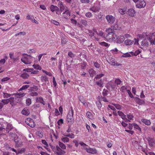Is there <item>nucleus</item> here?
<instances>
[{
  "mask_svg": "<svg viewBox=\"0 0 155 155\" xmlns=\"http://www.w3.org/2000/svg\"><path fill=\"white\" fill-rule=\"evenodd\" d=\"M67 120L68 122L70 123V125H72L74 122L73 119V111L72 108L71 110H69L67 117Z\"/></svg>",
  "mask_w": 155,
  "mask_h": 155,
  "instance_id": "1",
  "label": "nucleus"
},
{
  "mask_svg": "<svg viewBox=\"0 0 155 155\" xmlns=\"http://www.w3.org/2000/svg\"><path fill=\"white\" fill-rule=\"evenodd\" d=\"M23 55H26V56L21 59V61L25 64H29L31 62V59L32 57L30 55H28L26 54H24Z\"/></svg>",
  "mask_w": 155,
  "mask_h": 155,
  "instance_id": "2",
  "label": "nucleus"
},
{
  "mask_svg": "<svg viewBox=\"0 0 155 155\" xmlns=\"http://www.w3.org/2000/svg\"><path fill=\"white\" fill-rule=\"evenodd\" d=\"M14 140L15 143V147H21L22 145V142L21 138L19 137L17 135H15V136H13Z\"/></svg>",
  "mask_w": 155,
  "mask_h": 155,
  "instance_id": "3",
  "label": "nucleus"
},
{
  "mask_svg": "<svg viewBox=\"0 0 155 155\" xmlns=\"http://www.w3.org/2000/svg\"><path fill=\"white\" fill-rule=\"evenodd\" d=\"M106 18L109 24H112L115 21V18L112 15H108L106 16Z\"/></svg>",
  "mask_w": 155,
  "mask_h": 155,
  "instance_id": "4",
  "label": "nucleus"
},
{
  "mask_svg": "<svg viewBox=\"0 0 155 155\" xmlns=\"http://www.w3.org/2000/svg\"><path fill=\"white\" fill-rule=\"evenodd\" d=\"M68 8L66 6H64L62 4L60 5V10L61 12L64 11L62 13L63 14H65V13H68V12H67V10H68Z\"/></svg>",
  "mask_w": 155,
  "mask_h": 155,
  "instance_id": "5",
  "label": "nucleus"
},
{
  "mask_svg": "<svg viewBox=\"0 0 155 155\" xmlns=\"http://www.w3.org/2000/svg\"><path fill=\"white\" fill-rule=\"evenodd\" d=\"M146 3L144 0L139 1L138 3L136 5L137 8H140L144 7L146 5Z\"/></svg>",
  "mask_w": 155,
  "mask_h": 155,
  "instance_id": "6",
  "label": "nucleus"
},
{
  "mask_svg": "<svg viewBox=\"0 0 155 155\" xmlns=\"http://www.w3.org/2000/svg\"><path fill=\"white\" fill-rule=\"evenodd\" d=\"M5 131L6 132L8 133L9 131L13 128V127L11 124L7 122L5 123Z\"/></svg>",
  "mask_w": 155,
  "mask_h": 155,
  "instance_id": "7",
  "label": "nucleus"
},
{
  "mask_svg": "<svg viewBox=\"0 0 155 155\" xmlns=\"http://www.w3.org/2000/svg\"><path fill=\"white\" fill-rule=\"evenodd\" d=\"M121 23L120 22H117L114 24L113 26V29L114 30H119L121 28Z\"/></svg>",
  "mask_w": 155,
  "mask_h": 155,
  "instance_id": "8",
  "label": "nucleus"
},
{
  "mask_svg": "<svg viewBox=\"0 0 155 155\" xmlns=\"http://www.w3.org/2000/svg\"><path fill=\"white\" fill-rule=\"evenodd\" d=\"M135 99L136 103L140 105L144 104H145V102L144 100L140 99L138 97H135Z\"/></svg>",
  "mask_w": 155,
  "mask_h": 155,
  "instance_id": "9",
  "label": "nucleus"
},
{
  "mask_svg": "<svg viewBox=\"0 0 155 155\" xmlns=\"http://www.w3.org/2000/svg\"><path fill=\"white\" fill-rule=\"evenodd\" d=\"M147 140L150 146H153L155 144V140L154 139L149 137L147 138Z\"/></svg>",
  "mask_w": 155,
  "mask_h": 155,
  "instance_id": "10",
  "label": "nucleus"
},
{
  "mask_svg": "<svg viewBox=\"0 0 155 155\" xmlns=\"http://www.w3.org/2000/svg\"><path fill=\"white\" fill-rule=\"evenodd\" d=\"M28 120H29V123H27V124L31 127H34L35 124V122H34L33 120L30 118H28Z\"/></svg>",
  "mask_w": 155,
  "mask_h": 155,
  "instance_id": "11",
  "label": "nucleus"
},
{
  "mask_svg": "<svg viewBox=\"0 0 155 155\" xmlns=\"http://www.w3.org/2000/svg\"><path fill=\"white\" fill-rule=\"evenodd\" d=\"M135 13V11L132 8L129 9L127 12V14L129 16L131 17L134 16Z\"/></svg>",
  "mask_w": 155,
  "mask_h": 155,
  "instance_id": "12",
  "label": "nucleus"
},
{
  "mask_svg": "<svg viewBox=\"0 0 155 155\" xmlns=\"http://www.w3.org/2000/svg\"><path fill=\"white\" fill-rule=\"evenodd\" d=\"M117 43H120L123 42L124 40V37L123 36H119L116 38Z\"/></svg>",
  "mask_w": 155,
  "mask_h": 155,
  "instance_id": "13",
  "label": "nucleus"
},
{
  "mask_svg": "<svg viewBox=\"0 0 155 155\" xmlns=\"http://www.w3.org/2000/svg\"><path fill=\"white\" fill-rule=\"evenodd\" d=\"M86 150L89 153L91 154H94L96 153V149L92 148H86Z\"/></svg>",
  "mask_w": 155,
  "mask_h": 155,
  "instance_id": "14",
  "label": "nucleus"
},
{
  "mask_svg": "<svg viewBox=\"0 0 155 155\" xmlns=\"http://www.w3.org/2000/svg\"><path fill=\"white\" fill-rule=\"evenodd\" d=\"M36 101L37 102H39L44 105H45V103L42 97H37L36 99Z\"/></svg>",
  "mask_w": 155,
  "mask_h": 155,
  "instance_id": "15",
  "label": "nucleus"
},
{
  "mask_svg": "<svg viewBox=\"0 0 155 155\" xmlns=\"http://www.w3.org/2000/svg\"><path fill=\"white\" fill-rule=\"evenodd\" d=\"M88 72L90 74V76L91 77H93L94 75L96 74V71L92 68L89 69L88 70Z\"/></svg>",
  "mask_w": 155,
  "mask_h": 155,
  "instance_id": "16",
  "label": "nucleus"
},
{
  "mask_svg": "<svg viewBox=\"0 0 155 155\" xmlns=\"http://www.w3.org/2000/svg\"><path fill=\"white\" fill-rule=\"evenodd\" d=\"M113 35H106L104 37L107 40L112 41L114 39V37L113 36Z\"/></svg>",
  "mask_w": 155,
  "mask_h": 155,
  "instance_id": "17",
  "label": "nucleus"
},
{
  "mask_svg": "<svg viewBox=\"0 0 155 155\" xmlns=\"http://www.w3.org/2000/svg\"><path fill=\"white\" fill-rule=\"evenodd\" d=\"M90 10L94 12H97L99 11L100 8L98 7H93L90 9Z\"/></svg>",
  "mask_w": 155,
  "mask_h": 155,
  "instance_id": "18",
  "label": "nucleus"
},
{
  "mask_svg": "<svg viewBox=\"0 0 155 155\" xmlns=\"http://www.w3.org/2000/svg\"><path fill=\"white\" fill-rule=\"evenodd\" d=\"M106 31L107 33V35L114 34V31L111 28L106 29Z\"/></svg>",
  "mask_w": 155,
  "mask_h": 155,
  "instance_id": "19",
  "label": "nucleus"
},
{
  "mask_svg": "<svg viewBox=\"0 0 155 155\" xmlns=\"http://www.w3.org/2000/svg\"><path fill=\"white\" fill-rule=\"evenodd\" d=\"M96 83L97 85L100 87H103L104 86V81L102 80V79H101L99 81H96Z\"/></svg>",
  "mask_w": 155,
  "mask_h": 155,
  "instance_id": "20",
  "label": "nucleus"
},
{
  "mask_svg": "<svg viewBox=\"0 0 155 155\" xmlns=\"http://www.w3.org/2000/svg\"><path fill=\"white\" fill-rule=\"evenodd\" d=\"M141 121L146 125L148 126L150 125L151 124V122L149 120L142 119H141Z\"/></svg>",
  "mask_w": 155,
  "mask_h": 155,
  "instance_id": "21",
  "label": "nucleus"
},
{
  "mask_svg": "<svg viewBox=\"0 0 155 155\" xmlns=\"http://www.w3.org/2000/svg\"><path fill=\"white\" fill-rule=\"evenodd\" d=\"M50 9L52 12H53L55 11H58L59 10V8L58 7L54 6L52 5L51 6Z\"/></svg>",
  "mask_w": 155,
  "mask_h": 155,
  "instance_id": "22",
  "label": "nucleus"
},
{
  "mask_svg": "<svg viewBox=\"0 0 155 155\" xmlns=\"http://www.w3.org/2000/svg\"><path fill=\"white\" fill-rule=\"evenodd\" d=\"M134 41L130 39H127L124 41V44L126 45H130L133 44Z\"/></svg>",
  "mask_w": 155,
  "mask_h": 155,
  "instance_id": "23",
  "label": "nucleus"
},
{
  "mask_svg": "<svg viewBox=\"0 0 155 155\" xmlns=\"http://www.w3.org/2000/svg\"><path fill=\"white\" fill-rule=\"evenodd\" d=\"M119 116H121V118L125 120L126 118V116L121 111H118L117 112Z\"/></svg>",
  "mask_w": 155,
  "mask_h": 155,
  "instance_id": "24",
  "label": "nucleus"
},
{
  "mask_svg": "<svg viewBox=\"0 0 155 155\" xmlns=\"http://www.w3.org/2000/svg\"><path fill=\"white\" fill-rule=\"evenodd\" d=\"M41 80L42 82H49L48 78L46 76H42L41 77Z\"/></svg>",
  "mask_w": 155,
  "mask_h": 155,
  "instance_id": "25",
  "label": "nucleus"
},
{
  "mask_svg": "<svg viewBox=\"0 0 155 155\" xmlns=\"http://www.w3.org/2000/svg\"><path fill=\"white\" fill-rule=\"evenodd\" d=\"M5 123L0 124V131L5 132Z\"/></svg>",
  "mask_w": 155,
  "mask_h": 155,
  "instance_id": "26",
  "label": "nucleus"
},
{
  "mask_svg": "<svg viewBox=\"0 0 155 155\" xmlns=\"http://www.w3.org/2000/svg\"><path fill=\"white\" fill-rule=\"evenodd\" d=\"M67 12H68V13H65V14H63V17L66 19H68V17L70 16V12L69 11L68 9L67 10Z\"/></svg>",
  "mask_w": 155,
  "mask_h": 155,
  "instance_id": "27",
  "label": "nucleus"
},
{
  "mask_svg": "<svg viewBox=\"0 0 155 155\" xmlns=\"http://www.w3.org/2000/svg\"><path fill=\"white\" fill-rule=\"evenodd\" d=\"M22 114L27 116L29 114L30 112L28 110L24 109L21 111Z\"/></svg>",
  "mask_w": 155,
  "mask_h": 155,
  "instance_id": "28",
  "label": "nucleus"
},
{
  "mask_svg": "<svg viewBox=\"0 0 155 155\" xmlns=\"http://www.w3.org/2000/svg\"><path fill=\"white\" fill-rule=\"evenodd\" d=\"M141 45L142 46H147L148 43L146 39H144L141 41Z\"/></svg>",
  "mask_w": 155,
  "mask_h": 155,
  "instance_id": "29",
  "label": "nucleus"
},
{
  "mask_svg": "<svg viewBox=\"0 0 155 155\" xmlns=\"http://www.w3.org/2000/svg\"><path fill=\"white\" fill-rule=\"evenodd\" d=\"M133 125L134 126V127L135 128L138 130L140 133L141 132V129L140 127L138 125L135 123H133Z\"/></svg>",
  "mask_w": 155,
  "mask_h": 155,
  "instance_id": "30",
  "label": "nucleus"
},
{
  "mask_svg": "<svg viewBox=\"0 0 155 155\" xmlns=\"http://www.w3.org/2000/svg\"><path fill=\"white\" fill-rule=\"evenodd\" d=\"M109 63L111 65L113 66H115V61L114 59L113 58H111L109 60Z\"/></svg>",
  "mask_w": 155,
  "mask_h": 155,
  "instance_id": "31",
  "label": "nucleus"
},
{
  "mask_svg": "<svg viewBox=\"0 0 155 155\" xmlns=\"http://www.w3.org/2000/svg\"><path fill=\"white\" fill-rule=\"evenodd\" d=\"M147 38L148 40H149V41L150 42V44H154L155 45V38L154 39V40L153 41L151 40V36H149V37H147Z\"/></svg>",
  "mask_w": 155,
  "mask_h": 155,
  "instance_id": "32",
  "label": "nucleus"
},
{
  "mask_svg": "<svg viewBox=\"0 0 155 155\" xmlns=\"http://www.w3.org/2000/svg\"><path fill=\"white\" fill-rule=\"evenodd\" d=\"M59 145L63 149H65L66 148V147L65 144L61 142H59Z\"/></svg>",
  "mask_w": 155,
  "mask_h": 155,
  "instance_id": "33",
  "label": "nucleus"
},
{
  "mask_svg": "<svg viewBox=\"0 0 155 155\" xmlns=\"http://www.w3.org/2000/svg\"><path fill=\"white\" fill-rule=\"evenodd\" d=\"M96 104L98 109H100L102 106V104L100 101L99 100L98 101H97L96 102Z\"/></svg>",
  "mask_w": 155,
  "mask_h": 155,
  "instance_id": "34",
  "label": "nucleus"
},
{
  "mask_svg": "<svg viewBox=\"0 0 155 155\" xmlns=\"http://www.w3.org/2000/svg\"><path fill=\"white\" fill-rule=\"evenodd\" d=\"M86 115L87 117L89 119H92L93 118L92 114L90 112L87 111L86 113Z\"/></svg>",
  "mask_w": 155,
  "mask_h": 155,
  "instance_id": "35",
  "label": "nucleus"
},
{
  "mask_svg": "<svg viewBox=\"0 0 155 155\" xmlns=\"http://www.w3.org/2000/svg\"><path fill=\"white\" fill-rule=\"evenodd\" d=\"M62 66V61L61 60H59V61L58 62V68L60 70V71L61 72V74H63V73L62 71V70L61 69V67Z\"/></svg>",
  "mask_w": 155,
  "mask_h": 155,
  "instance_id": "36",
  "label": "nucleus"
},
{
  "mask_svg": "<svg viewBox=\"0 0 155 155\" xmlns=\"http://www.w3.org/2000/svg\"><path fill=\"white\" fill-rule=\"evenodd\" d=\"M29 76L27 73H24L21 75V77L24 79L27 78Z\"/></svg>",
  "mask_w": 155,
  "mask_h": 155,
  "instance_id": "37",
  "label": "nucleus"
},
{
  "mask_svg": "<svg viewBox=\"0 0 155 155\" xmlns=\"http://www.w3.org/2000/svg\"><path fill=\"white\" fill-rule=\"evenodd\" d=\"M29 86L28 85H26L23 86L21 87L20 89L18 90V91H21L22 90H24L27 89L29 87Z\"/></svg>",
  "mask_w": 155,
  "mask_h": 155,
  "instance_id": "38",
  "label": "nucleus"
},
{
  "mask_svg": "<svg viewBox=\"0 0 155 155\" xmlns=\"http://www.w3.org/2000/svg\"><path fill=\"white\" fill-rule=\"evenodd\" d=\"M105 96H99V99L100 100V99H101L102 101L105 102H108V101L106 99V97H105Z\"/></svg>",
  "mask_w": 155,
  "mask_h": 155,
  "instance_id": "39",
  "label": "nucleus"
},
{
  "mask_svg": "<svg viewBox=\"0 0 155 155\" xmlns=\"http://www.w3.org/2000/svg\"><path fill=\"white\" fill-rule=\"evenodd\" d=\"M26 105L27 106H29L31 104V99L30 98H28L26 99Z\"/></svg>",
  "mask_w": 155,
  "mask_h": 155,
  "instance_id": "40",
  "label": "nucleus"
},
{
  "mask_svg": "<svg viewBox=\"0 0 155 155\" xmlns=\"http://www.w3.org/2000/svg\"><path fill=\"white\" fill-rule=\"evenodd\" d=\"M1 102L4 105L7 104L9 103V100L8 98L6 99H3L1 101Z\"/></svg>",
  "mask_w": 155,
  "mask_h": 155,
  "instance_id": "41",
  "label": "nucleus"
},
{
  "mask_svg": "<svg viewBox=\"0 0 155 155\" xmlns=\"http://www.w3.org/2000/svg\"><path fill=\"white\" fill-rule=\"evenodd\" d=\"M50 21H51V23L57 26H58L59 25V22L58 21H56L51 19L50 20Z\"/></svg>",
  "mask_w": 155,
  "mask_h": 155,
  "instance_id": "42",
  "label": "nucleus"
},
{
  "mask_svg": "<svg viewBox=\"0 0 155 155\" xmlns=\"http://www.w3.org/2000/svg\"><path fill=\"white\" fill-rule=\"evenodd\" d=\"M33 67L34 68L38 70H41V67L38 64H34L33 65Z\"/></svg>",
  "mask_w": 155,
  "mask_h": 155,
  "instance_id": "43",
  "label": "nucleus"
},
{
  "mask_svg": "<svg viewBox=\"0 0 155 155\" xmlns=\"http://www.w3.org/2000/svg\"><path fill=\"white\" fill-rule=\"evenodd\" d=\"M25 95V94L24 93H22L20 92L15 95V96L18 97H21L24 96Z\"/></svg>",
  "mask_w": 155,
  "mask_h": 155,
  "instance_id": "44",
  "label": "nucleus"
},
{
  "mask_svg": "<svg viewBox=\"0 0 155 155\" xmlns=\"http://www.w3.org/2000/svg\"><path fill=\"white\" fill-rule=\"evenodd\" d=\"M104 74H97L95 78H94V79L95 78L96 79H99L101 78L102 77L104 76Z\"/></svg>",
  "mask_w": 155,
  "mask_h": 155,
  "instance_id": "45",
  "label": "nucleus"
},
{
  "mask_svg": "<svg viewBox=\"0 0 155 155\" xmlns=\"http://www.w3.org/2000/svg\"><path fill=\"white\" fill-rule=\"evenodd\" d=\"M26 32H24V31L20 32L19 33L16 34L15 35V36H18V35H21L24 36L26 35Z\"/></svg>",
  "mask_w": 155,
  "mask_h": 155,
  "instance_id": "46",
  "label": "nucleus"
},
{
  "mask_svg": "<svg viewBox=\"0 0 155 155\" xmlns=\"http://www.w3.org/2000/svg\"><path fill=\"white\" fill-rule=\"evenodd\" d=\"M3 97L4 98H8L11 96V94H8L6 93H3Z\"/></svg>",
  "mask_w": 155,
  "mask_h": 155,
  "instance_id": "47",
  "label": "nucleus"
},
{
  "mask_svg": "<svg viewBox=\"0 0 155 155\" xmlns=\"http://www.w3.org/2000/svg\"><path fill=\"white\" fill-rule=\"evenodd\" d=\"M108 93V91L107 90H106L105 89L103 90L102 94L104 96H106L107 95Z\"/></svg>",
  "mask_w": 155,
  "mask_h": 155,
  "instance_id": "48",
  "label": "nucleus"
},
{
  "mask_svg": "<svg viewBox=\"0 0 155 155\" xmlns=\"http://www.w3.org/2000/svg\"><path fill=\"white\" fill-rule=\"evenodd\" d=\"M68 55L71 58H72L75 56V54L73 53L71 51H69L68 54Z\"/></svg>",
  "mask_w": 155,
  "mask_h": 155,
  "instance_id": "49",
  "label": "nucleus"
},
{
  "mask_svg": "<svg viewBox=\"0 0 155 155\" xmlns=\"http://www.w3.org/2000/svg\"><path fill=\"white\" fill-rule=\"evenodd\" d=\"M9 100V102H10V104H14V98L13 97H11L10 98H8Z\"/></svg>",
  "mask_w": 155,
  "mask_h": 155,
  "instance_id": "50",
  "label": "nucleus"
},
{
  "mask_svg": "<svg viewBox=\"0 0 155 155\" xmlns=\"http://www.w3.org/2000/svg\"><path fill=\"white\" fill-rule=\"evenodd\" d=\"M85 15L87 17L90 18L92 16V15L91 12H89L86 13Z\"/></svg>",
  "mask_w": 155,
  "mask_h": 155,
  "instance_id": "51",
  "label": "nucleus"
},
{
  "mask_svg": "<svg viewBox=\"0 0 155 155\" xmlns=\"http://www.w3.org/2000/svg\"><path fill=\"white\" fill-rule=\"evenodd\" d=\"M30 95L32 96H37L38 95V94L36 92L32 91L30 93Z\"/></svg>",
  "mask_w": 155,
  "mask_h": 155,
  "instance_id": "52",
  "label": "nucleus"
},
{
  "mask_svg": "<svg viewBox=\"0 0 155 155\" xmlns=\"http://www.w3.org/2000/svg\"><path fill=\"white\" fill-rule=\"evenodd\" d=\"M131 55H130V54L128 52H127L125 54H124L122 57H131Z\"/></svg>",
  "mask_w": 155,
  "mask_h": 155,
  "instance_id": "53",
  "label": "nucleus"
},
{
  "mask_svg": "<svg viewBox=\"0 0 155 155\" xmlns=\"http://www.w3.org/2000/svg\"><path fill=\"white\" fill-rule=\"evenodd\" d=\"M33 70V68H26L23 69V71H26L27 72H31Z\"/></svg>",
  "mask_w": 155,
  "mask_h": 155,
  "instance_id": "54",
  "label": "nucleus"
},
{
  "mask_svg": "<svg viewBox=\"0 0 155 155\" xmlns=\"http://www.w3.org/2000/svg\"><path fill=\"white\" fill-rule=\"evenodd\" d=\"M99 44L101 45L104 46L105 47H107L108 46V44L105 42H100L99 43Z\"/></svg>",
  "mask_w": 155,
  "mask_h": 155,
  "instance_id": "55",
  "label": "nucleus"
},
{
  "mask_svg": "<svg viewBox=\"0 0 155 155\" xmlns=\"http://www.w3.org/2000/svg\"><path fill=\"white\" fill-rule=\"evenodd\" d=\"M61 140L62 141L64 142H68L69 141V138L67 137L63 138Z\"/></svg>",
  "mask_w": 155,
  "mask_h": 155,
  "instance_id": "56",
  "label": "nucleus"
},
{
  "mask_svg": "<svg viewBox=\"0 0 155 155\" xmlns=\"http://www.w3.org/2000/svg\"><path fill=\"white\" fill-rule=\"evenodd\" d=\"M82 24L85 25V26H86L87 25V21L85 20H82L81 21Z\"/></svg>",
  "mask_w": 155,
  "mask_h": 155,
  "instance_id": "57",
  "label": "nucleus"
},
{
  "mask_svg": "<svg viewBox=\"0 0 155 155\" xmlns=\"http://www.w3.org/2000/svg\"><path fill=\"white\" fill-rule=\"evenodd\" d=\"M58 125H60L61 124L63 123V120L62 119H61L58 120L57 122Z\"/></svg>",
  "mask_w": 155,
  "mask_h": 155,
  "instance_id": "58",
  "label": "nucleus"
},
{
  "mask_svg": "<svg viewBox=\"0 0 155 155\" xmlns=\"http://www.w3.org/2000/svg\"><path fill=\"white\" fill-rule=\"evenodd\" d=\"M10 58L11 59H13L15 61L16 60L14 56V53H10L9 54Z\"/></svg>",
  "mask_w": 155,
  "mask_h": 155,
  "instance_id": "59",
  "label": "nucleus"
},
{
  "mask_svg": "<svg viewBox=\"0 0 155 155\" xmlns=\"http://www.w3.org/2000/svg\"><path fill=\"white\" fill-rule=\"evenodd\" d=\"M115 82L117 85H119L120 84L121 81L119 79H117L115 80Z\"/></svg>",
  "mask_w": 155,
  "mask_h": 155,
  "instance_id": "60",
  "label": "nucleus"
},
{
  "mask_svg": "<svg viewBox=\"0 0 155 155\" xmlns=\"http://www.w3.org/2000/svg\"><path fill=\"white\" fill-rule=\"evenodd\" d=\"M125 10L124 9H119V12L121 14H124L125 13Z\"/></svg>",
  "mask_w": 155,
  "mask_h": 155,
  "instance_id": "61",
  "label": "nucleus"
},
{
  "mask_svg": "<svg viewBox=\"0 0 155 155\" xmlns=\"http://www.w3.org/2000/svg\"><path fill=\"white\" fill-rule=\"evenodd\" d=\"M94 65L95 67H96L97 68H99L100 67V65L99 64H98L97 62H94Z\"/></svg>",
  "mask_w": 155,
  "mask_h": 155,
  "instance_id": "62",
  "label": "nucleus"
},
{
  "mask_svg": "<svg viewBox=\"0 0 155 155\" xmlns=\"http://www.w3.org/2000/svg\"><path fill=\"white\" fill-rule=\"evenodd\" d=\"M41 141L42 143L46 145L45 147H48V145L45 140H42Z\"/></svg>",
  "mask_w": 155,
  "mask_h": 155,
  "instance_id": "63",
  "label": "nucleus"
},
{
  "mask_svg": "<svg viewBox=\"0 0 155 155\" xmlns=\"http://www.w3.org/2000/svg\"><path fill=\"white\" fill-rule=\"evenodd\" d=\"M97 35L102 37H103L104 35V33L102 31H99V32L97 33Z\"/></svg>",
  "mask_w": 155,
  "mask_h": 155,
  "instance_id": "64",
  "label": "nucleus"
}]
</instances>
